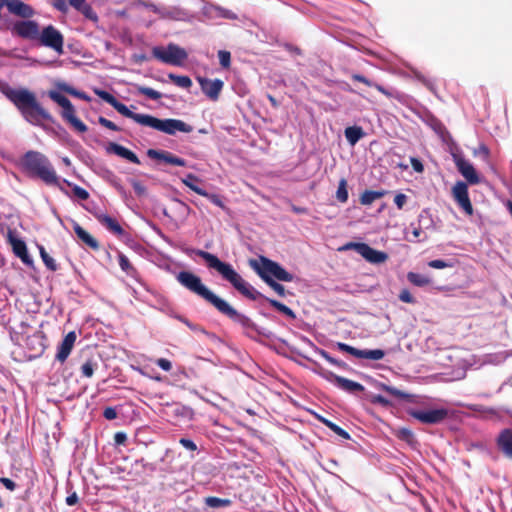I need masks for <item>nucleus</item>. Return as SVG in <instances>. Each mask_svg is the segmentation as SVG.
<instances>
[{"mask_svg":"<svg viewBox=\"0 0 512 512\" xmlns=\"http://www.w3.org/2000/svg\"><path fill=\"white\" fill-rule=\"evenodd\" d=\"M194 253L202 258L210 269L216 270L224 280L228 281L243 296L250 300L265 299L276 310L295 319L296 315L292 309L275 299L265 297L248 284L231 264L221 261L216 255L204 250H194Z\"/></svg>","mask_w":512,"mask_h":512,"instance_id":"1","label":"nucleus"},{"mask_svg":"<svg viewBox=\"0 0 512 512\" xmlns=\"http://www.w3.org/2000/svg\"><path fill=\"white\" fill-rule=\"evenodd\" d=\"M176 279L183 287L201 297L234 323L241 325L245 329L256 330L255 323L248 316L237 311L227 301L214 294L196 274L190 271H180L176 275Z\"/></svg>","mask_w":512,"mask_h":512,"instance_id":"2","label":"nucleus"},{"mask_svg":"<svg viewBox=\"0 0 512 512\" xmlns=\"http://www.w3.org/2000/svg\"><path fill=\"white\" fill-rule=\"evenodd\" d=\"M0 91L30 124L41 126L43 121L53 122L51 114L40 105L35 94L28 89H14L7 82L0 80Z\"/></svg>","mask_w":512,"mask_h":512,"instance_id":"3","label":"nucleus"},{"mask_svg":"<svg viewBox=\"0 0 512 512\" xmlns=\"http://www.w3.org/2000/svg\"><path fill=\"white\" fill-rule=\"evenodd\" d=\"M112 107L124 117L130 118L140 125L151 127L168 135H175L177 132L190 133L193 131V127L191 125L180 119H159L149 114L134 113L125 104L118 100Z\"/></svg>","mask_w":512,"mask_h":512,"instance_id":"4","label":"nucleus"},{"mask_svg":"<svg viewBox=\"0 0 512 512\" xmlns=\"http://www.w3.org/2000/svg\"><path fill=\"white\" fill-rule=\"evenodd\" d=\"M23 168L47 185H59V178L49 159L38 151L30 150L21 159Z\"/></svg>","mask_w":512,"mask_h":512,"instance_id":"5","label":"nucleus"},{"mask_svg":"<svg viewBox=\"0 0 512 512\" xmlns=\"http://www.w3.org/2000/svg\"><path fill=\"white\" fill-rule=\"evenodd\" d=\"M250 266L261 279L262 275L266 279H276L283 282H291L294 279V275L286 271L279 263L264 256L260 257V263L256 260H250Z\"/></svg>","mask_w":512,"mask_h":512,"instance_id":"6","label":"nucleus"},{"mask_svg":"<svg viewBox=\"0 0 512 512\" xmlns=\"http://www.w3.org/2000/svg\"><path fill=\"white\" fill-rule=\"evenodd\" d=\"M49 97L51 100L56 102L59 106L62 107V118L69 123L77 132L85 133L88 130V127L85 123H83L77 116L76 111L71 103V101L64 96L63 94L57 91H50Z\"/></svg>","mask_w":512,"mask_h":512,"instance_id":"7","label":"nucleus"},{"mask_svg":"<svg viewBox=\"0 0 512 512\" xmlns=\"http://www.w3.org/2000/svg\"><path fill=\"white\" fill-rule=\"evenodd\" d=\"M152 55L157 60L175 66H180L187 59L185 49L176 44L169 43L167 47L156 46L152 49Z\"/></svg>","mask_w":512,"mask_h":512,"instance_id":"8","label":"nucleus"},{"mask_svg":"<svg viewBox=\"0 0 512 512\" xmlns=\"http://www.w3.org/2000/svg\"><path fill=\"white\" fill-rule=\"evenodd\" d=\"M315 371L325 380L336 385L339 389L349 393H357L364 391V386L358 382L339 376L332 371L324 369L319 363L313 362Z\"/></svg>","mask_w":512,"mask_h":512,"instance_id":"9","label":"nucleus"},{"mask_svg":"<svg viewBox=\"0 0 512 512\" xmlns=\"http://www.w3.org/2000/svg\"><path fill=\"white\" fill-rule=\"evenodd\" d=\"M38 40L41 45L54 50L59 55L64 53V37L53 25H48L39 32Z\"/></svg>","mask_w":512,"mask_h":512,"instance_id":"10","label":"nucleus"},{"mask_svg":"<svg viewBox=\"0 0 512 512\" xmlns=\"http://www.w3.org/2000/svg\"><path fill=\"white\" fill-rule=\"evenodd\" d=\"M68 5L82 13L87 19L97 21V14L94 12L92 7L86 2V0H54L53 6L60 12H67Z\"/></svg>","mask_w":512,"mask_h":512,"instance_id":"11","label":"nucleus"},{"mask_svg":"<svg viewBox=\"0 0 512 512\" xmlns=\"http://www.w3.org/2000/svg\"><path fill=\"white\" fill-rule=\"evenodd\" d=\"M408 414L424 424H439L447 419L449 411L446 408L431 409L426 411L410 410Z\"/></svg>","mask_w":512,"mask_h":512,"instance_id":"12","label":"nucleus"},{"mask_svg":"<svg viewBox=\"0 0 512 512\" xmlns=\"http://www.w3.org/2000/svg\"><path fill=\"white\" fill-rule=\"evenodd\" d=\"M452 196L457 205L469 216L473 214V206L468 194V186L463 181H457L452 187Z\"/></svg>","mask_w":512,"mask_h":512,"instance_id":"13","label":"nucleus"},{"mask_svg":"<svg viewBox=\"0 0 512 512\" xmlns=\"http://www.w3.org/2000/svg\"><path fill=\"white\" fill-rule=\"evenodd\" d=\"M7 242L11 245L13 253L21 259V261L30 266L33 264V260L30 257L26 243L17 237L16 231L9 229L7 232Z\"/></svg>","mask_w":512,"mask_h":512,"instance_id":"14","label":"nucleus"},{"mask_svg":"<svg viewBox=\"0 0 512 512\" xmlns=\"http://www.w3.org/2000/svg\"><path fill=\"white\" fill-rule=\"evenodd\" d=\"M337 348L342 352H346L360 359L381 360L385 356V352L381 349L360 350L342 342L337 343Z\"/></svg>","mask_w":512,"mask_h":512,"instance_id":"15","label":"nucleus"},{"mask_svg":"<svg viewBox=\"0 0 512 512\" xmlns=\"http://www.w3.org/2000/svg\"><path fill=\"white\" fill-rule=\"evenodd\" d=\"M12 32L21 38L35 40L39 36V25L32 20L18 21L13 25Z\"/></svg>","mask_w":512,"mask_h":512,"instance_id":"16","label":"nucleus"},{"mask_svg":"<svg viewBox=\"0 0 512 512\" xmlns=\"http://www.w3.org/2000/svg\"><path fill=\"white\" fill-rule=\"evenodd\" d=\"M202 92L212 101H216L223 89L224 83L220 79H208L204 77H198Z\"/></svg>","mask_w":512,"mask_h":512,"instance_id":"17","label":"nucleus"},{"mask_svg":"<svg viewBox=\"0 0 512 512\" xmlns=\"http://www.w3.org/2000/svg\"><path fill=\"white\" fill-rule=\"evenodd\" d=\"M5 6L11 14L24 19H29L35 14L32 6L24 3L21 0H6Z\"/></svg>","mask_w":512,"mask_h":512,"instance_id":"18","label":"nucleus"},{"mask_svg":"<svg viewBox=\"0 0 512 512\" xmlns=\"http://www.w3.org/2000/svg\"><path fill=\"white\" fill-rule=\"evenodd\" d=\"M147 155L151 159L161 160L167 164L175 166H186L185 159L175 156L174 154L168 151L149 149L147 151Z\"/></svg>","mask_w":512,"mask_h":512,"instance_id":"19","label":"nucleus"},{"mask_svg":"<svg viewBox=\"0 0 512 512\" xmlns=\"http://www.w3.org/2000/svg\"><path fill=\"white\" fill-rule=\"evenodd\" d=\"M76 333L74 331L69 332L64 339L62 340L61 344L58 347V351L56 354V359L60 361L61 363L65 362L68 356L70 355L75 341H76Z\"/></svg>","mask_w":512,"mask_h":512,"instance_id":"20","label":"nucleus"},{"mask_svg":"<svg viewBox=\"0 0 512 512\" xmlns=\"http://www.w3.org/2000/svg\"><path fill=\"white\" fill-rule=\"evenodd\" d=\"M458 171L470 184H478L480 182L479 176L471 163L459 158L456 160Z\"/></svg>","mask_w":512,"mask_h":512,"instance_id":"21","label":"nucleus"},{"mask_svg":"<svg viewBox=\"0 0 512 512\" xmlns=\"http://www.w3.org/2000/svg\"><path fill=\"white\" fill-rule=\"evenodd\" d=\"M360 255L370 263L380 264L384 263L388 259V254L382 251H378L364 243Z\"/></svg>","mask_w":512,"mask_h":512,"instance_id":"22","label":"nucleus"},{"mask_svg":"<svg viewBox=\"0 0 512 512\" xmlns=\"http://www.w3.org/2000/svg\"><path fill=\"white\" fill-rule=\"evenodd\" d=\"M94 216L103 226H105L113 234L117 236H122L125 233L124 229L121 227V225L115 218L103 213H95Z\"/></svg>","mask_w":512,"mask_h":512,"instance_id":"23","label":"nucleus"},{"mask_svg":"<svg viewBox=\"0 0 512 512\" xmlns=\"http://www.w3.org/2000/svg\"><path fill=\"white\" fill-rule=\"evenodd\" d=\"M107 151L114 153V154L128 160L131 163H134V164L141 163L140 159L133 151L129 150L128 148H126L120 144L113 143V142L109 143V145L107 147Z\"/></svg>","mask_w":512,"mask_h":512,"instance_id":"24","label":"nucleus"},{"mask_svg":"<svg viewBox=\"0 0 512 512\" xmlns=\"http://www.w3.org/2000/svg\"><path fill=\"white\" fill-rule=\"evenodd\" d=\"M73 230L77 237L89 248L94 251L99 250L100 245L99 242L90 235L83 227H81L77 222H73Z\"/></svg>","mask_w":512,"mask_h":512,"instance_id":"25","label":"nucleus"},{"mask_svg":"<svg viewBox=\"0 0 512 512\" xmlns=\"http://www.w3.org/2000/svg\"><path fill=\"white\" fill-rule=\"evenodd\" d=\"M498 448L509 458H512V429H504L497 438Z\"/></svg>","mask_w":512,"mask_h":512,"instance_id":"26","label":"nucleus"},{"mask_svg":"<svg viewBox=\"0 0 512 512\" xmlns=\"http://www.w3.org/2000/svg\"><path fill=\"white\" fill-rule=\"evenodd\" d=\"M120 268L131 278L139 280L138 270L130 263L129 259L121 252L118 253Z\"/></svg>","mask_w":512,"mask_h":512,"instance_id":"27","label":"nucleus"},{"mask_svg":"<svg viewBox=\"0 0 512 512\" xmlns=\"http://www.w3.org/2000/svg\"><path fill=\"white\" fill-rule=\"evenodd\" d=\"M351 78H352V80L357 81V82H361V83H363L364 85H366L368 87H374L380 93H382L383 95H385L387 97H393L394 96V94L390 90L386 89L385 87H383L380 84L373 83L371 80H369L367 77H365V76H363L361 74L354 73V74L351 75Z\"/></svg>","mask_w":512,"mask_h":512,"instance_id":"28","label":"nucleus"},{"mask_svg":"<svg viewBox=\"0 0 512 512\" xmlns=\"http://www.w3.org/2000/svg\"><path fill=\"white\" fill-rule=\"evenodd\" d=\"M344 134L348 143L353 146L364 136V131L359 126H350L345 129Z\"/></svg>","mask_w":512,"mask_h":512,"instance_id":"29","label":"nucleus"},{"mask_svg":"<svg viewBox=\"0 0 512 512\" xmlns=\"http://www.w3.org/2000/svg\"><path fill=\"white\" fill-rule=\"evenodd\" d=\"M386 194V191H373L365 190L360 196V203L362 205H371L375 200L382 198Z\"/></svg>","mask_w":512,"mask_h":512,"instance_id":"30","label":"nucleus"},{"mask_svg":"<svg viewBox=\"0 0 512 512\" xmlns=\"http://www.w3.org/2000/svg\"><path fill=\"white\" fill-rule=\"evenodd\" d=\"M205 504L213 509L221 508V507H229L232 504V501L227 498H218L215 496H209L204 499Z\"/></svg>","mask_w":512,"mask_h":512,"instance_id":"31","label":"nucleus"},{"mask_svg":"<svg viewBox=\"0 0 512 512\" xmlns=\"http://www.w3.org/2000/svg\"><path fill=\"white\" fill-rule=\"evenodd\" d=\"M198 181V177L192 173L187 174L186 177L182 179V182L198 195H207V191H205L204 189L200 188L195 184V182Z\"/></svg>","mask_w":512,"mask_h":512,"instance_id":"32","label":"nucleus"},{"mask_svg":"<svg viewBox=\"0 0 512 512\" xmlns=\"http://www.w3.org/2000/svg\"><path fill=\"white\" fill-rule=\"evenodd\" d=\"M407 279L410 283L418 287H423L430 284V279L420 273L409 272L407 274Z\"/></svg>","mask_w":512,"mask_h":512,"instance_id":"33","label":"nucleus"},{"mask_svg":"<svg viewBox=\"0 0 512 512\" xmlns=\"http://www.w3.org/2000/svg\"><path fill=\"white\" fill-rule=\"evenodd\" d=\"M168 78L178 87L188 89L192 86V80L186 75L168 74Z\"/></svg>","mask_w":512,"mask_h":512,"instance_id":"34","label":"nucleus"},{"mask_svg":"<svg viewBox=\"0 0 512 512\" xmlns=\"http://www.w3.org/2000/svg\"><path fill=\"white\" fill-rule=\"evenodd\" d=\"M40 256L42 258L43 263L50 271H56L58 269V265L56 261L46 252L43 246L39 247Z\"/></svg>","mask_w":512,"mask_h":512,"instance_id":"35","label":"nucleus"},{"mask_svg":"<svg viewBox=\"0 0 512 512\" xmlns=\"http://www.w3.org/2000/svg\"><path fill=\"white\" fill-rule=\"evenodd\" d=\"M336 198L341 203H346L348 200L347 181L344 178L339 181L336 191Z\"/></svg>","mask_w":512,"mask_h":512,"instance_id":"36","label":"nucleus"},{"mask_svg":"<svg viewBox=\"0 0 512 512\" xmlns=\"http://www.w3.org/2000/svg\"><path fill=\"white\" fill-rule=\"evenodd\" d=\"M135 87L139 94L145 95L152 100H159L162 97V94L160 92H158L150 87H145V86H141V85H136Z\"/></svg>","mask_w":512,"mask_h":512,"instance_id":"37","label":"nucleus"},{"mask_svg":"<svg viewBox=\"0 0 512 512\" xmlns=\"http://www.w3.org/2000/svg\"><path fill=\"white\" fill-rule=\"evenodd\" d=\"M322 422L338 436H340L346 440L350 439V434L346 430H344L343 428L338 426L337 424L333 423L332 421L326 420V419H323Z\"/></svg>","mask_w":512,"mask_h":512,"instance_id":"38","label":"nucleus"},{"mask_svg":"<svg viewBox=\"0 0 512 512\" xmlns=\"http://www.w3.org/2000/svg\"><path fill=\"white\" fill-rule=\"evenodd\" d=\"M65 183L72 188L73 195L80 200H87L89 193L86 189L65 180Z\"/></svg>","mask_w":512,"mask_h":512,"instance_id":"39","label":"nucleus"},{"mask_svg":"<svg viewBox=\"0 0 512 512\" xmlns=\"http://www.w3.org/2000/svg\"><path fill=\"white\" fill-rule=\"evenodd\" d=\"M262 280L271 288L273 289L280 297H285L286 295V289L285 287L278 283L277 281H275L274 279H266V277H264L262 275Z\"/></svg>","mask_w":512,"mask_h":512,"instance_id":"40","label":"nucleus"},{"mask_svg":"<svg viewBox=\"0 0 512 512\" xmlns=\"http://www.w3.org/2000/svg\"><path fill=\"white\" fill-rule=\"evenodd\" d=\"M381 389L386 391L390 395L395 396V397H397L399 399L405 400V399H408L410 397L409 394H407V393H405V392H403V391H401V390H399V389H397L395 387L388 386L386 384H381Z\"/></svg>","mask_w":512,"mask_h":512,"instance_id":"41","label":"nucleus"},{"mask_svg":"<svg viewBox=\"0 0 512 512\" xmlns=\"http://www.w3.org/2000/svg\"><path fill=\"white\" fill-rule=\"evenodd\" d=\"M96 366L97 363L93 362L92 360H87L85 363L82 364L80 368L82 376L86 378H91L94 374Z\"/></svg>","mask_w":512,"mask_h":512,"instance_id":"42","label":"nucleus"},{"mask_svg":"<svg viewBox=\"0 0 512 512\" xmlns=\"http://www.w3.org/2000/svg\"><path fill=\"white\" fill-rule=\"evenodd\" d=\"M317 352L319 355H321L326 361H328L332 365H335L340 368L347 367V364L345 362L333 358L332 356H330V354L327 351H325L323 349H317Z\"/></svg>","mask_w":512,"mask_h":512,"instance_id":"43","label":"nucleus"},{"mask_svg":"<svg viewBox=\"0 0 512 512\" xmlns=\"http://www.w3.org/2000/svg\"><path fill=\"white\" fill-rule=\"evenodd\" d=\"M397 437L407 443H412L415 440L413 432L408 428H401L397 431Z\"/></svg>","mask_w":512,"mask_h":512,"instance_id":"44","label":"nucleus"},{"mask_svg":"<svg viewBox=\"0 0 512 512\" xmlns=\"http://www.w3.org/2000/svg\"><path fill=\"white\" fill-rule=\"evenodd\" d=\"M94 93L99 98H101L103 101H105L108 104H110L111 106H113L115 104V102L117 101V99L111 93H109V92H107L105 90L95 89Z\"/></svg>","mask_w":512,"mask_h":512,"instance_id":"45","label":"nucleus"},{"mask_svg":"<svg viewBox=\"0 0 512 512\" xmlns=\"http://www.w3.org/2000/svg\"><path fill=\"white\" fill-rule=\"evenodd\" d=\"M94 93L99 98H101L103 101H105L108 104H110L111 106H113L115 104V102L117 101V99L111 93H109V92H107L105 90L95 89Z\"/></svg>","mask_w":512,"mask_h":512,"instance_id":"46","label":"nucleus"},{"mask_svg":"<svg viewBox=\"0 0 512 512\" xmlns=\"http://www.w3.org/2000/svg\"><path fill=\"white\" fill-rule=\"evenodd\" d=\"M220 65L224 68H228L231 64V54L229 51L220 50L218 52Z\"/></svg>","mask_w":512,"mask_h":512,"instance_id":"47","label":"nucleus"},{"mask_svg":"<svg viewBox=\"0 0 512 512\" xmlns=\"http://www.w3.org/2000/svg\"><path fill=\"white\" fill-rule=\"evenodd\" d=\"M64 91L72 96H75V97H78L82 100H85V101H89L90 100V97L85 93V92H82V91H78L70 86H66L63 88Z\"/></svg>","mask_w":512,"mask_h":512,"instance_id":"48","label":"nucleus"},{"mask_svg":"<svg viewBox=\"0 0 512 512\" xmlns=\"http://www.w3.org/2000/svg\"><path fill=\"white\" fill-rule=\"evenodd\" d=\"M428 266L431 268H434V269H444V268L452 267V263L446 262L441 259H435V260H431L428 263Z\"/></svg>","mask_w":512,"mask_h":512,"instance_id":"49","label":"nucleus"},{"mask_svg":"<svg viewBox=\"0 0 512 512\" xmlns=\"http://www.w3.org/2000/svg\"><path fill=\"white\" fill-rule=\"evenodd\" d=\"M364 243L348 242L339 248V251L355 250L358 254L362 251Z\"/></svg>","mask_w":512,"mask_h":512,"instance_id":"50","label":"nucleus"},{"mask_svg":"<svg viewBox=\"0 0 512 512\" xmlns=\"http://www.w3.org/2000/svg\"><path fill=\"white\" fill-rule=\"evenodd\" d=\"M423 219H427L431 222V220L428 218V214L424 211L422 212L420 215H419V225L417 227H414L413 230H412V234L415 238H419L420 235L422 234V226H421V221Z\"/></svg>","mask_w":512,"mask_h":512,"instance_id":"51","label":"nucleus"},{"mask_svg":"<svg viewBox=\"0 0 512 512\" xmlns=\"http://www.w3.org/2000/svg\"><path fill=\"white\" fill-rule=\"evenodd\" d=\"M98 122L103 127L110 129L112 131H119L120 128L112 121L108 120L107 118L100 116L98 119Z\"/></svg>","mask_w":512,"mask_h":512,"instance_id":"52","label":"nucleus"},{"mask_svg":"<svg viewBox=\"0 0 512 512\" xmlns=\"http://www.w3.org/2000/svg\"><path fill=\"white\" fill-rule=\"evenodd\" d=\"M131 185L137 196H143L146 194V187L138 180H131Z\"/></svg>","mask_w":512,"mask_h":512,"instance_id":"53","label":"nucleus"},{"mask_svg":"<svg viewBox=\"0 0 512 512\" xmlns=\"http://www.w3.org/2000/svg\"><path fill=\"white\" fill-rule=\"evenodd\" d=\"M399 299L404 303H415L414 297L411 295L410 291L408 289H403L399 293Z\"/></svg>","mask_w":512,"mask_h":512,"instance_id":"54","label":"nucleus"},{"mask_svg":"<svg viewBox=\"0 0 512 512\" xmlns=\"http://www.w3.org/2000/svg\"><path fill=\"white\" fill-rule=\"evenodd\" d=\"M156 364L164 371H170L172 369L171 362L166 358H159L156 360Z\"/></svg>","mask_w":512,"mask_h":512,"instance_id":"55","label":"nucleus"},{"mask_svg":"<svg viewBox=\"0 0 512 512\" xmlns=\"http://www.w3.org/2000/svg\"><path fill=\"white\" fill-rule=\"evenodd\" d=\"M407 202V196L403 193H399L394 198V203L398 209H402Z\"/></svg>","mask_w":512,"mask_h":512,"instance_id":"56","label":"nucleus"},{"mask_svg":"<svg viewBox=\"0 0 512 512\" xmlns=\"http://www.w3.org/2000/svg\"><path fill=\"white\" fill-rule=\"evenodd\" d=\"M371 402L374 403V404H380L382 406H389L390 405V401L388 399H386L382 395H373L371 397Z\"/></svg>","mask_w":512,"mask_h":512,"instance_id":"57","label":"nucleus"},{"mask_svg":"<svg viewBox=\"0 0 512 512\" xmlns=\"http://www.w3.org/2000/svg\"><path fill=\"white\" fill-rule=\"evenodd\" d=\"M103 416L107 420H114L117 418V411L113 407H106L103 411Z\"/></svg>","mask_w":512,"mask_h":512,"instance_id":"58","label":"nucleus"},{"mask_svg":"<svg viewBox=\"0 0 512 512\" xmlns=\"http://www.w3.org/2000/svg\"><path fill=\"white\" fill-rule=\"evenodd\" d=\"M179 443L186 449L190 450V451H195L197 449V446L196 444L190 440V439H187V438H181L179 440Z\"/></svg>","mask_w":512,"mask_h":512,"instance_id":"59","label":"nucleus"},{"mask_svg":"<svg viewBox=\"0 0 512 512\" xmlns=\"http://www.w3.org/2000/svg\"><path fill=\"white\" fill-rule=\"evenodd\" d=\"M178 319L183 322L186 326H188L191 330L193 331H200V332H204V329L197 325V324H193L191 323L187 318H184V317H178Z\"/></svg>","mask_w":512,"mask_h":512,"instance_id":"60","label":"nucleus"},{"mask_svg":"<svg viewBox=\"0 0 512 512\" xmlns=\"http://www.w3.org/2000/svg\"><path fill=\"white\" fill-rule=\"evenodd\" d=\"M204 197H207L213 204L216 206H219L221 208H224V204L221 200V198L217 194H209L207 192V195H203Z\"/></svg>","mask_w":512,"mask_h":512,"instance_id":"61","label":"nucleus"},{"mask_svg":"<svg viewBox=\"0 0 512 512\" xmlns=\"http://www.w3.org/2000/svg\"><path fill=\"white\" fill-rule=\"evenodd\" d=\"M410 163L416 172L421 173L424 171V166L419 159L412 157Z\"/></svg>","mask_w":512,"mask_h":512,"instance_id":"62","label":"nucleus"},{"mask_svg":"<svg viewBox=\"0 0 512 512\" xmlns=\"http://www.w3.org/2000/svg\"><path fill=\"white\" fill-rule=\"evenodd\" d=\"M0 482L5 486V488H7L10 491H14L16 488L15 482L9 478L2 477L0 478Z\"/></svg>","mask_w":512,"mask_h":512,"instance_id":"63","label":"nucleus"},{"mask_svg":"<svg viewBox=\"0 0 512 512\" xmlns=\"http://www.w3.org/2000/svg\"><path fill=\"white\" fill-rule=\"evenodd\" d=\"M127 440V435L124 432H117L114 435V441L117 445L125 444Z\"/></svg>","mask_w":512,"mask_h":512,"instance_id":"64","label":"nucleus"}]
</instances>
